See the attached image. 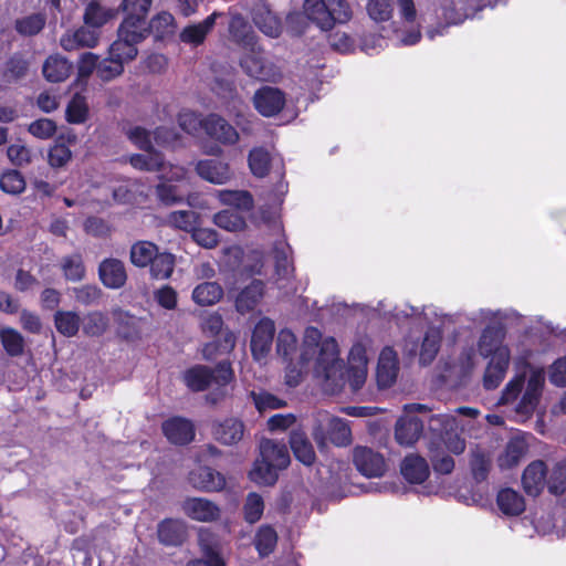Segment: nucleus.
I'll use <instances>...</instances> for the list:
<instances>
[{
  "instance_id": "nucleus-25",
  "label": "nucleus",
  "mask_w": 566,
  "mask_h": 566,
  "mask_svg": "<svg viewBox=\"0 0 566 566\" xmlns=\"http://www.w3.org/2000/svg\"><path fill=\"white\" fill-rule=\"evenodd\" d=\"M511 357L499 354V358H491L483 376V386L485 389H495L503 381Z\"/></svg>"
},
{
  "instance_id": "nucleus-58",
  "label": "nucleus",
  "mask_w": 566,
  "mask_h": 566,
  "mask_svg": "<svg viewBox=\"0 0 566 566\" xmlns=\"http://www.w3.org/2000/svg\"><path fill=\"white\" fill-rule=\"evenodd\" d=\"M45 24V17L40 13H34L22 19L17 20V31L23 35H34L39 33Z\"/></svg>"
},
{
  "instance_id": "nucleus-64",
  "label": "nucleus",
  "mask_w": 566,
  "mask_h": 566,
  "mask_svg": "<svg viewBox=\"0 0 566 566\" xmlns=\"http://www.w3.org/2000/svg\"><path fill=\"white\" fill-rule=\"evenodd\" d=\"M470 464L475 479L482 480L489 471L490 458L484 451L475 449L471 452Z\"/></svg>"
},
{
  "instance_id": "nucleus-17",
  "label": "nucleus",
  "mask_w": 566,
  "mask_h": 566,
  "mask_svg": "<svg viewBox=\"0 0 566 566\" xmlns=\"http://www.w3.org/2000/svg\"><path fill=\"white\" fill-rule=\"evenodd\" d=\"M274 331V323L269 318H262L255 325L251 338V352L255 360L260 361L269 354Z\"/></svg>"
},
{
  "instance_id": "nucleus-48",
  "label": "nucleus",
  "mask_w": 566,
  "mask_h": 566,
  "mask_svg": "<svg viewBox=\"0 0 566 566\" xmlns=\"http://www.w3.org/2000/svg\"><path fill=\"white\" fill-rule=\"evenodd\" d=\"M174 21L172 14L160 12L149 22V32H151L156 39L163 40L175 32Z\"/></svg>"
},
{
  "instance_id": "nucleus-11",
  "label": "nucleus",
  "mask_w": 566,
  "mask_h": 566,
  "mask_svg": "<svg viewBox=\"0 0 566 566\" xmlns=\"http://www.w3.org/2000/svg\"><path fill=\"white\" fill-rule=\"evenodd\" d=\"M348 382L353 390H358L365 384L367 378V347L363 343L353 345L348 358Z\"/></svg>"
},
{
  "instance_id": "nucleus-23",
  "label": "nucleus",
  "mask_w": 566,
  "mask_h": 566,
  "mask_svg": "<svg viewBox=\"0 0 566 566\" xmlns=\"http://www.w3.org/2000/svg\"><path fill=\"white\" fill-rule=\"evenodd\" d=\"M259 449L262 459L277 469L283 470L290 464V453L284 443L263 439Z\"/></svg>"
},
{
  "instance_id": "nucleus-40",
  "label": "nucleus",
  "mask_w": 566,
  "mask_h": 566,
  "mask_svg": "<svg viewBox=\"0 0 566 566\" xmlns=\"http://www.w3.org/2000/svg\"><path fill=\"white\" fill-rule=\"evenodd\" d=\"M145 154H135L129 157V164L139 170L157 171L165 169V161L160 153L145 150Z\"/></svg>"
},
{
  "instance_id": "nucleus-63",
  "label": "nucleus",
  "mask_w": 566,
  "mask_h": 566,
  "mask_svg": "<svg viewBox=\"0 0 566 566\" xmlns=\"http://www.w3.org/2000/svg\"><path fill=\"white\" fill-rule=\"evenodd\" d=\"M252 398L256 409L260 412H265L269 410L280 409L285 406V401L273 396L272 394L262 391V392H252Z\"/></svg>"
},
{
  "instance_id": "nucleus-6",
  "label": "nucleus",
  "mask_w": 566,
  "mask_h": 566,
  "mask_svg": "<svg viewBox=\"0 0 566 566\" xmlns=\"http://www.w3.org/2000/svg\"><path fill=\"white\" fill-rule=\"evenodd\" d=\"M312 436L321 450L327 447L328 441L337 447H345L352 441L348 423L327 411H318L316 413Z\"/></svg>"
},
{
  "instance_id": "nucleus-16",
  "label": "nucleus",
  "mask_w": 566,
  "mask_h": 566,
  "mask_svg": "<svg viewBox=\"0 0 566 566\" xmlns=\"http://www.w3.org/2000/svg\"><path fill=\"white\" fill-rule=\"evenodd\" d=\"M248 53L241 61V66L244 72L256 80L272 81L276 76L275 67L268 63L261 55V50L256 44L253 50L249 49Z\"/></svg>"
},
{
  "instance_id": "nucleus-10",
  "label": "nucleus",
  "mask_w": 566,
  "mask_h": 566,
  "mask_svg": "<svg viewBox=\"0 0 566 566\" xmlns=\"http://www.w3.org/2000/svg\"><path fill=\"white\" fill-rule=\"evenodd\" d=\"M181 509L186 516L200 523H213L221 516L220 506L206 497H187Z\"/></svg>"
},
{
  "instance_id": "nucleus-52",
  "label": "nucleus",
  "mask_w": 566,
  "mask_h": 566,
  "mask_svg": "<svg viewBox=\"0 0 566 566\" xmlns=\"http://www.w3.org/2000/svg\"><path fill=\"white\" fill-rule=\"evenodd\" d=\"M0 339L4 350L10 356H19L23 353L24 339L22 335L13 328H3L0 332Z\"/></svg>"
},
{
  "instance_id": "nucleus-30",
  "label": "nucleus",
  "mask_w": 566,
  "mask_h": 566,
  "mask_svg": "<svg viewBox=\"0 0 566 566\" xmlns=\"http://www.w3.org/2000/svg\"><path fill=\"white\" fill-rule=\"evenodd\" d=\"M244 433V426L238 419H226L223 422L216 426L213 434L216 439L227 446L238 443Z\"/></svg>"
},
{
  "instance_id": "nucleus-12",
  "label": "nucleus",
  "mask_w": 566,
  "mask_h": 566,
  "mask_svg": "<svg viewBox=\"0 0 566 566\" xmlns=\"http://www.w3.org/2000/svg\"><path fill=\"white\" fill-rule=\"evenodd\" d=\"M205 133L212 139L223 145H234L239 140V133L224 118L217 114H210L202 119Z\"/></svg>"
},
{
  "instance_id": "nucleus-28",
  "label": "nucleus",
  "mask_w": 566,
  "mask_h": 566,
  "mask_svg": "<svg viewBox=\"0 0 566 566\" xmlns=\"http://www.w3.org/2000/svg\"><path fill=\"white\" fill-rule=\"evenodd\" d=\"M229 32L233 41L239 43L245 49H252L256 44V36L252 28L240 15L234 14L229 23Z\"/></svg>"
},
{
  "instance_id": "nucleus-53",
  "label": "nucleus",
  "mask_w": 566,
  "mask_h": 566,
  "mask_svg": "<svg viewBox=\"0 0 566 566\" xmlns=\"http://www.w3.org/2000/svg\"><path fill=\"white\" fill-rule=\"evenodd\" d=\"M61 269L66 280L81 281L84 279V264L80 254L69 255L62 259Z\"/></svg>"
},
{
  "instance_id": "nucleus-19",
  "label": "nucleus",
  "mask_w": 566,
  "mask_h": 566,
  "mask_svg": "<svg viewBox=\"0 0 566 566\" xmlns=\"http://www.w3.org/2000/svg\"><path fill=\"white\" fill-rule=\"evenodd\" d=\"M189 483L202 492H219L226 486V478L211 468L200 467L190 472Z\"/></svg>"
},
{
  "instance_id": "nucleus-55",
  "label": "nucleus",
  "mask_w": 566,
  "mask_h": 566,
  "mask_svg": "<svg viewBox=\"0 0 566 566\" xmlns=\"http://www.w3.org/2000/svg\"><path fill=\"white\" fill-rule=\"evenodd\" d=\"M156 195L158 199L166 206H172L181 202L185 197V192L181 190L180 186L171 185L166 181L157 185Z\"/></svg>"
},
{
  "instance_id": "nucleus-1",
  "label": "nucleus",
  "mask_w": 566,
  "mask_h": 566,
  "mask_svg": "<svg viewBox=\"0 0 566 566\" xmlns=\"http://www.w3.org/2000/svg\"><path fill=\"white\" fill-rule=\"evenodd\" d=\"M276 350L284 359H291L285 374V381L289 386L298 385L302 375L312 371L324 382L326 391L335 394L343 387L345 380L338 345L335 338L323 337L317 328L307 327L305 329L295 365L291 355L296 350V337L290 329L280 331Z\"/></svg>"
},
{
  "instance_id": "nucleus-7",
  "label": "nucleus",
  "mask_w": 566,
  "mask_h": 566,
  "mask_svg": "<svg viewBox=\"0 0 566 566\" xmlns=\"http://www.w3.org/2000/svg\"><path fill=\"white\" fill-rule=\"evenodd\" d=\"M233 370L227 361L220 363L214 370L203 365H196L184 373L186 386L193 391L206 390L209 385L223 387L233 380Z\"/></svg>"
},
{
  "instance_id": "nucleus-49",
  "label": "nucleus",
  "mask_w": 566,
  "mask_h": 566,
  "mask_svg": "<svg viewBox=\"0 0 566 566\" xmlns=\"http://www.w3.org/2000/svg\"><path fill=\"white\" fill-rule=\"evenodd\" d=\"M223 295L221 285H196L192 292L193 301L201 306H210L220 301Z\"/></svg>"
},
{
  "instance_id": "nucleus-56",
  "label": "nucleus",
  "mask_w": 566,
  "mask_h": 566,
  "mask_svg": "<svg viewBox=\"0 0 566 566\" xmlns=\"http://www.w3.org/2000/svg\"><path fill=\"white\" fill-rule=\"evenodd\" d=\"M276 541L275 531L270 526H262L255 536V547L261 556H266L275 547Z\"/></svg>"
},
{
  "instance_id": "nucleus-18",
  "label": "nucleus",
  "mask_w": 566,
  "mask_h": 566,
  "mask_svg": "<svg viewBox=\"0 0 566 566\" xmlns=\"http://www.w3.org/2000/svg\"><path fill=\"white\" fill-rule=\"evenodd\" d=\"M161 429L168 441L174 444L184 446L191 442L195 438L193 423L182 417H172L166 420Z\"/></svg>"
},
{
  "instance_id": "nucleus-15",
  "label": "nucleus",
  "mask_w": 566,
  "mask_h": 566,
  "mask_svg": "<svg viewBox=\"0 0 566 566\" xmlns=\"http://www.w3.org/2000/svg\"><path fill=\"white\" fill-rule=\"evenodd\" d=\"M197 174L206 181L224 185L233 177L230 165L220 159H202L196 164Z\"/></svg>"
},
{
  "instance_id": "nucleus-31",
  "label": "nucleus",
  "mask_w": 566,
  "mask_h": 566,
  "mask_svg": "<svg viewBox=\"0 0 566 566\" xmlns=\"http://www.w3.org/2000/svg\"><path fill=\"white\" fill-rule=\"evenodd\" d=\"M217 17H219V13L213 12L202 22L186 27L180 33V40L193 45L202 43L206 35L212 30Z\"/></svg>"
},
{
  "instance_id": "nucleus-34",
  "label": "nucleus",
  "mask_w": 566,
  "mask_h": 566,
  "mask_svg": "<svg viewBox=\"0 0 566 566\" xmlns=\"http://www.w3.org/2000/svg\"><path fill=\"white\" fill-rule=\"evenodd\" d=\"M185 534V524L179 520H166L158 526V538L165 545H179Z\"/></svg>"
},
{
  "instance_id": "nucleus-5",
  "label": "nucleus",
  "mask_w": 566,
  "mask_h": 566,
  "mask_svg": "<svg viewBox=\"0 0 566 566\" xmlns=\"http://www.w3.org/2000/svg\"><path fill=\"white\" fill-rule=\"evenodd\" d=\"M304 13L321 30H331L335 23H345L352 10L345 0H305Z\"/></svg>"
},
{
  "instance_id": "nucleus-3",
  "label": "nucleus",
  "mask_w": 566,
  "mask_h": 566,
  "mask_svg": "<svg viewBox=\"0 0 566 566\" xmlns=\"http://www.w3.org/2000/svg\"><path fill=\"white\" fill-rule=\"evenodd\" d=\"M462 428L457 416L453 413H438L429 418V430L439 441H431L429 449L431 451V461L436 472L449 474L454 468V461L451 457H440L442 446L453 454H461L465 450V441L455 431Z\"/></svg>"
},
{
  "instance_id": "nucleus-4",
  "label": "nucleus",
  "mask_w": 566,
  "mask_h": 566,
  "mask_svg": "<svg viewBox=\"0 0 566 566\" xmlns=\"http://www.w3.org/2000/svg\"><path fill=\"white\" fill-rule=\"evenodd\" d=\"M473 323L485 325L478 342L479 354L484 358H499V354L511 357L510 349L503 344L505 337L502 314L489 310H480L472 314Z\"/></svg>"
},
{
  "instance_id": "nucleus-39",
  "label": "nucleus",
  "mask_w": 566,
  "mask_h": 566,
  "mask_svg": "<svg viewBox=\"0 0 566 566\" xmlns=\"http://www.w3.org/2000/svg\"><path fill=\"white\" fill-rule=\"evenodd\" d=\"M277 469L260 455L249 473L250 479L260 485H272L277 480Z\"/></svg>"
},
{
  "instance_id": "nucleus-26",
  "label": "nucleus",
  "mask_w": 566,
  "mask_h": 566,
  "mask_svg": "<svg viewBox=\"0 0 566 566\" xmlns=\"http://www.w3.org/2000/svg\"><path fill=\"white\" fill-rule=\"evenodd\" d=\"M253 22L266 36L277 38L282 32L281 21L266 6L262 4L254 9Z\"/></svg>"
},
{
  "instance_id": "nucleus-29",
  "label": "nucleus",
  "mask_w": 566,
  "mask_h": 566,
  "mask_svg": "<svg viewBox=\"0 0 566 566\" xmlns=\"http://www.w3.org/2000/svg\"><path fill=\"white\" fill-rule=\"evenodd\" d=\"M290 446L295 458L305 465H312L316 459L314 448L304 431L293 430Z\"/></svg>"
},
{
  "instance_id": "nucleus-14",
  "label": "nucleus",
  "mask_w": 566,
  "mask_h": 566,
  "mask_svg": "<svg viewBox=\"0 0 566 566\" xmlns=\"http://www.w3.org/2000/svg\"><path fill=\"white\" fill-rule=\"evenodd\" d=\"M253 104L261 115L271 117L283 109L285 96L279 88L264 86L255 92Z\"/></svg>"
},
{
  "instance_id": "nucleus-41",
  "label": "nucleus",
  "mask_w": 566,
  "mask_h": 566,
  "mask_svg": "<svg viewBox=\"0 0 566 566\" xmlns=\"http://www.w3.org/2000/svg\"><path fill=\"white\" fill-rule=\"evenodd\" d=\"M218 199L227 206L235 207L240 210H250L253 207V198L245 190H219Z\"/></svg>"
},
{
  "instance_id": "nucleus-38",
  "label": "nucleus",
  "mask_w": 566,
  "mask_h": 566,
  "mask_svg": "<svg viewBox=\"0 0 566 566\" xmlns=\"http://www.w3.org/2000/svg\"><path fill=\"white\" fill-rule=\"evenodd\" d=\"M158 248L150 241H138L130 248V261L134 265L145 268L157 256Z\"/></svg>"
},
{
  "instance_id": "nucleus-51",
  "label": "nucleus",
  "mask_w": 566,
  "mask_h": 566,
  "mask_svg": "<svg viewBox=\"0 0 566 566\" xmlns=\"http://www.w3.org/2000/svg\"><path fill=\"white\" fill-rule=\"evenodd\" d=\"M88 106L85 98L75 94L66 107V119L71 124H82L87 119Z\"/></svg>"
},
{
  "instance_id": "nucleus-35",
  "label": "nucleus",
  "mask_w": 566,
  "mask_h": 566,
  "mask_svg": "<svg viewBox=\"0 0 566 566\" xmlns=\"http://www.w3.org/2000/svg\"><path fill=\"white\" fill-rule=\"evenodd\" d=\"M291 247L280 241L274 248L275 270L279 280L289 281L293 277L294 268L290 261Z\"/></svg>"
},
{
  "instance_id": "nucleus-43",
  "label": "nucleus",
  "mask_w": 566,
  "mask_h": 566,
  "mask_svg": "<svg viewBox=\"0 0 566 566\" xmlns=\"http://www.w3.org/2000/svg\"><path fill=\"white\" fill-rule=\"evenodd\" d=\"M441 332L439 327L431 326L423 338L420 349V360L423 364L431 363L438 354L440 347Z\"/></svg>"
},
{
  "instance_id": "nucleus-57",
  "label": "nucleus",
  "mask_w": 566,
  "mask_h": 566,
  "mask_svg": "<svg viewBox=\"0 0 566 566\" xmlns=\"http://www.w3.org/2000/svg\"><path fill=\"white\" fill-rule=\"evenodd\" d=\"M56 329L64 336H74L80 327L77 315L71 312H59L55 315Z\"/></svg>"
},
{
  "instance_id": "nucleus-46",
  "label": "nucleus",
  "mask_w": 566,
  "mask_h": 566,
  "mask_svg": "<svg viewBox=\"0 0 566 566\" xmlns=\"http://www.w3.org/2000/svg\"><path fill=\"white\" fill-rule=\"evenodd\" d=\"M248 161L249 168L255 177L263 178L268 175L271 165L268 150L262 147L253 148L249 154Z\"/></svg>"
},
{
  "instance_id": "nucleus-2",
  "label": "nucleus",
  "mask_w": 566,
  "mask_h": 566,
  "mask_svg": "<svg viewBox=\"0 0 566 566\" xmlns=\"http://www.w3.org/2000/svg\"><path fill=\"white\" fill-rule=\"evenodd\" d=\"M544 384V370L526 366L505 385L499 403L513 405L517 416L527 419L538 406Z\"/></svg>"
},
{
  "instance_id": "nucleus-62",
  "label": "nucleus",
  "mask_w": 566,
  "mask_h": 566,
  "mask_svg": "<svg viewBox=\"0 0 566 566\" xmlns=\"http://www.w3.org/2000/svg\"><path fill=\"white\" fill-rule=\"evenodd\" d=\"M222 336H223L222 345H218L216 342L207 343L206 345H203L201 352H202V356L205 359H208V360L213 359L218 355L220 348H222V352H229V350L233 349L234 344H235V336L229 331L223 332Z\"/></svg>"
},
{
  "instance_id": "nucleus-22",
  "label": "nucleus",
  "mask_w": 566,
  "mask_h": 566,
  "mask_svg": "<svg viewBox=\"0 0 566 566\" xmlns=\"http://www.w3.org/2000/svg\"><path fill=\"white\" fill-rule=\"evenodd\" d=\"M398 374L397 354L389 347L381 350L378 359L376 378L379 387L391 386Z\"/></svg>"
},
{
  "instance_id": "nucleus-54",
  "label": "nucleus",
  "mask_w": 566,
  "mask_h": 566,
  "mask_svg": "<svg viewBox=\"0 0 566 566\" xmlns=\"http://www.w3.org/2000/svg\"><path fill=\"white\" fill-rule=\"evenodd\" d=\"M547 486L553 494H563L566 491V460L557 462L549 478L547 479Z\"/></svg>"
},
{
  "instance_id": "nucleus-60",
  "label": "nucleus",
  "mask_w": 566,
  "mask_h": 566,
  "mask_svg": "<svg viewBox=\"0 0 566 566\" xmlns=\"http://www.w3.org/2000/svg\"><path fill=\"white\" fill-rule=\"evenodd\" d=\"M391 0H368L367 12L376 22L387 21L392 17Z\"/></svg>"
},
{
  "instance_id": "nucleus-45",
  "label": "nucleus",
  "mask_w": 566,
  "mask_h": 566,
  "mask_svg": "<svg viewBox=\"0 0 566 566\" xmlns=\"http://www.w3.org/2000/svg\"><path fill=\"white\" fill-rule=\"evenodd\" d=\"M149 265L154 280H168L175 268V256L167 252L158 253Z\"/></svg>"
},
{
  "instance_id": "nucleus-27",
  "label": "nucleus",
  "mask_w": 566,
  "mask_h": 566,
  "mask_svg": "<svg viewBox=\"0 0 566 566\" xmlns=\"http://www.w3.org/2000/svg\"><path fill=\"white\" fill-rule=\"evenodd\" d=\"M72 70V64L59 54L50 55L42 67L44 77L52 83L65 81Z\"/></svg>"
},
{
  "instance_id": "nucleus-8",
  "label": "nucleus",
  "mask_w": 566,
  "mask_h": 566,
  "mask_svg": "<svg viewBox=\"0 0 566 566\" xmlns=\"http://www.w3.org/2000/svg\"><path fill=\"white\" fill-rule=\"evenodd\" d=\"M427 411V406L419 403L406 405L403 416L396 423V440L403 446L413 444L422 433V420L415 416L416 412Z\"/></svg>"
},
{
  "instance_id": "nucleus-42",
  "label": "nucleus",
  "mask_w": 566,
  "mask_h": 566,
  "mask_svg": "<svg viewBox=\"0 0 566 566\" xmlns=\"http://www.w3.org/2000/svg\"><path fill=\"white\" fill-rule=\"evenodd\" d=\"M263 296L261 285H245L235 297V306L240 313H247L255 307Z\"/></svg>"
},
{
  "instance_id": "nucleus-24",
  "label": "nucleus",
  "mask_w": 566,
  "mask_h": 566,
  "mask_svg": "<svg viewBox=\"0 0 566 566\" xmlns=\"http://www.w3.org/2000/svg\"><path fill=\"white\" fill-rule=\"evenodd\" d=\"M401 474L410 483H422L429 476L430 470L427 461L419 455H408L401 463Z\"/></svg>"
},
{
  "instance_id": "nucleus-36",
  "label": "nucleus",
  "mask_w": 566,
  "mask_h": 566,
  "mask_svg": "<svg viewBox=\"0 0 566 566\" xmlns=\"http://www.w3.org/2000/svg\"><path fill=\"white\" fill-rule=\"evenodd\" d=\"M499 509L505 515H518L525 510V502L522 495L515 490L504 489L497 494Z\"/></svg>"
},
{
  "instance_id": "nucleus-21",
  "label": "nucleus",
  "mask_w": 566,
  "mask_h": 566,
  "mask_svg": "<svg viewBox=\"0 0 566 566\" xmlns=\"http://www.w3.org/2000/svg\"><path fill=\"white\" fill-rule=\"evenodd\" d=\"M91 27H82L74 32H66L60 40L61 46L66 51L78 48H94L99 40V32Z\"/></svg>"
},
{
  "instance_id": "nucleus-61",
  "label": "nucleus",
  "mask_w": 566,
  "mask_h": 566,
  "mask_svg": "<svg viewBox=\"0 0 566 566\" xmlns=\"http://www.w3.org/2000/svg\"><path fill=\"white\" fill-rule=\"evenodd\" d=\"M0 187L7 193L18 195L24 190L25 181L19 171L10 170L1 176Z\"/></svg>"
},
{
  "instance_id": "nucleus-47",
  "label": "nucleus",
  "mask_w": 566,
  "mask_h": 566,
  "mask_svg": "<svg viewBox=\"0 0 566 566\" xmlns=\"http://www.w3.org/2000/svg\"><path fill=\"white\" fill-rule=\"evenodd\" d=\"M213 222L219 228H222L227 231H241L245 227V221L243 217L234 210H222L214 214Z\"/></svg>"
},
{
  "instance_id": "nucleus-9",
  "label": "nucleus",
  "mask_w": 566,
  "mask_h": 566,
  "mask_svg": "<svg viewBox=\"0 0 566 566\" xmlns=\"http://www.w3.org/2000/svg\"><path fill=\"white\" fill-rule=\"evenodd\" d=\"M531 440V434L517 433L513 436L496 458L499 468L501 470H510L518 465L528 452Z\"/></svg>"
},
{
  "instance_id": "nucleus-37",
  "label": "nucleus",
  "mask_w": 566,
  "mask_h": 566,
  "mask_svg": "<svg viewBox=\"0 0 566 566\" xmlns=\"http://www.w3.org/2000/svg\"><path fill=\"white\" fill-rule=\"evenodd\" d=\"M117 35L140 43L147 35L145 19L126 17L118 28Z\"/></svg>"
},
{
  "instance_id": "nucleus-33",
  "label": "nucleus",
  "mask_w": 566,
  "mask_h": 566,
  "mask_svg": "<svg viewBox=\"0 0 566 566\" xmlns=\"http://www.w3.org/2000/svg\"><path fill=\"white\" fill-rule=\"evenodd\" d=\"M116 15V11L109 8L103 7L96 0H93L87 3L84 12V22L85 25L98 29L107 23L109 20L114 19Z\"/></svg>"
},
{
  "instance_id": "nucleus-50",
  "label": "nucleus",
  "mask_w": 566,
  "mask_h": 566,
  "mask_svg": "<svg viewBox=\"0 0 566 566\" xmlns=\"http://www.w3.org/2000/svg\"><path fill=\"white\" fill-rule=\"evenodd\" d=\"M168 226L184 231H193L198 223V214L195 211L179 210L167 216Z\"/></svg>"
},
{
  "instance_id": "nucleus-13",
  "label": "nucleus",
  "mask_w": 566,
  "mask_h": 566,
  "mask_svg": "<svg viewBox=\"0 0 566 566\" xmlns=\"http://www.w3.org/2000/svg\"><path fill=\"white\" fill-rule=\"evenodd\" d=\"M353 460L357 470L368 478L380 476L386 470L382 455L366 447H356Z\"/></svg>"
},
{
  "instance_id": "nucleus-32",
  "label": "nucleus",
  "mask_w": 566,
  "mask_h": 566,
  "mask_svg": "<svg viewBox=\"0 0 566 566\" xmlns=\"http://www.w3.org/2000/svg\"><path fill=\"white\" fill-rule=\"evenodd\" d=\"M98 276L102 283H125L127 273L124 262L115 258L103 260L98 266Z\"/></svg>"
},
{
  "instance_id": "nucleus-59",
  "label": "nucleus",
  "mask_w": 566,
  "mask_h": 566,
  "mask_svg": "<svg viewBox=\"0 0 566 566\" xmlns=\"http://www.w3.org/2000/svg\"><path fill=\"white\" fill-rule=\"evenodd\" d=\"M244 518L247 522L253 524L258 522L264 511V502L261 495L258 493H250L247 496L245 503H244Z\"/></svg>"
},
{
  "instance_id": "nucleus-20",
  "label": "nucleus",
  "mask_w": 566,
  "mask_h": 566,
  "mask_svg": "<svg viewBox=\"0 0 566 566\" xmlns=\"http://www.w3.org/2000/svg\"><path fill=\"white\" fill-rule=\"evenodd\" d=\"M547 483V468L544 461L535 460L523 471L522 485L531 496H537Z\"/></svg>"
},
{
  "instance_id": "nucleus-44",
  "label": "nucleus",
  "mask_w": 566,
  "mask_h": 566,
  "mask_svg": "<svg viewBox=\"0 0 566 566\" xmlns=\"http://www.w3.org/2000/svg\"><path fill=\"white\" fill-rule=\"evenodd\" d=\"M137 44L138 43L132 42L130 40L118 35L117 40L114 41L109 48V55L115 61L124 64L136 57L138 53L136 48Z\"/></svg>"
}]
</instances>
